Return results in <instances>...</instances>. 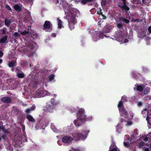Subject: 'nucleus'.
I'll return each mask as SVG.
<instances>
[{
    "instance_id": "21",
    "label": "nucleus",
    "mask_w": 151,
    "mask_h": 151,
    "mask_svg": "<svg viewBox=\"0 0 151 151\" xmlns=\"http://www.w3.org/2000/svg\"><path fill=\"white\" fill-rule=\"evenodd\" d=\"M132 75L133 77L136 80H137L139 77L141 76V75L139 74H138L135 71H133L132 72Z\"/></svg>"
},
{
    "instance_id": "34",
    "label": "nucleus",
    "mask_w": 151,
    "mask_h": 151,
    "mask_svg": "<svg viewBox=\"0 0 151 151\" xmlns=\"http://www.w3.org/2000/svg\"><path fill=\"white\" fill-rule=\"evenodd\" d=\"M93 0H82L81 1V3L83 4H86L88 2H90L92 1Z\"/></svg>"
},
{
    "instance_id": "61",
    "label": "nucleus",
    "mask_w": 151,
    "mask_h": 151,
    "mask_svg": "<svg viewBox=\"0 0 151 151\" xmlns=\"http://www.w3.org/2000/svg\"><path fill=\"white\" fill-rule=\"evenodd\" d=\"M145 151H149V149L148 148H145Z\"/></svg>"
},
{
    "instance_id": "43",
    "label": "nucleus",
    "mask_w": 151,
    "mask_h": 151,
    "mask_svg": "<svg viewBox=\"0 0 151 151\" xmlns=\"http://www.w3.org/2000/svg\"><path fill=\"white\" fill-rule=\"evenodd\" d=\"M142 138L145 141H147L148 140V137H147V136H144Z\"/></svg>"
},
{
    "instance_id": "52",
    "label": "nucleus",
    "mask_w": 151,
    "mask_h": 151,
    "mask_svg": "<svg viewBox=\"0 0 151 151\" xmlns=\"http://www.w3.org/2000/svg\"><path fill=\"white\" fill-rule=\"evenodd\" d=\"M22 130H23V132H24L25 131V126L24 125H22Z\"/></svg>"
},
{
    "instance_id": "7",
    "label": "nucleus",
    "mask_w": 151,
    "mask_h": 151,
    "mask_svg": "<svg viewBox=\"0 0 151 151\" xmlns=\"http://www.w3.org/2000/svg\"><path fill=\"white\" fill-rule=\"evenodd\" d=\"M137 132L138 130L137 129H135L134 130L132 137H135L136 136V135L138 134ZM125 139L124 142V146L126 147H128L130 144L134 141L132 139V137H131V138L129 140V136L128 135H126L125 136Z\"/></svg>"
},
{
    "instance_id": "44",
    "label": "nucleus",
    "mask_w": 151,
    "mask_h": 151,
    "mask_svg": "<svg viewBox=\"0 0 151 151\" xmlns=\"http://www.w3.org/2000/svg\"><path fill=\"white\" fill-rule=\"evenodd\" d=\"M86 120H91L93 119V117L92 116H90L87 117H86Z\"/></svg>"
},
{
    "instance_id": "36",
    "label": "nucleus",
    "mask_w": 151,
    "mask_h": 151,
    "mask_svg": "<svg viewBox=\"0 0 151 151\" xmlns=\"http://www.w3.org/2000/svg\"><path fill=\"white\" fill-rule=\"evenodd\" d=\"M140 140H139V139H138L137 140V142L138 143H139V146L140 147H142L144 145V142L142 141H141V142H140Z\"/></svg>"
},
{
    "instance_id": "6",
    "label": "nucleus",
    "mask_w": 151,
    "mask_h": 151,
    "mask_svg": "<svg viewBox=\"0 0 151 151\" xmlns=\"http://www.w3.org/2000/svg\"><path fill=\"white\" fill-rule=\"evenodd\" d=\"M51 93L47 91L43 90L42 88L38 89L34 93V97L41 98L47 96H50Z\"/></svg>"
},
{
    "instance_id": "42",
    "label": "nucleus",
    "mask_w": 151,
    "mask_h": 151,
    "mask_svg": "<svg viewBox=\"0 0 151 151\" xmlns=\"http://www.w3.org/2000/svg\"><path fill=\"white\" fill-rule=\"evenodd\" d=\"M122 20L123 22H125L126 23H128L129 22V21L128 20L126 19L125 18H123Z\"/></svg>"
},
{
    "instance_id": "12",
    "label": "nucleus",
    "mask_w": 151,
    "mask_h": 151,
    "mask_svg": "<svg viewBox=\"0 0 151 151\" xmlns=\"http://www.w3.org/2000/svg\"><path fill=\"white\" fill-rule=\"evenodd\" d=\"M119 6L122 8L123 11H129V8L126 5L125 0H119Z\"/></svg>"
},
{
    "instance_id": "56",
    "label": "nucleus",
    "mask_w": 151,
    "mask_h": 151,
    "mask_svg": "<svg viewBox=\"0 0 151 151\" xmlns=\"http://www.w3.org/2000/svg\"><path fill=\"white\" fill-rule=\"evenodd\" d=\"M56 34L52 33V36L53 37H55L56 36Z\"/></svg>"
},
{
    "instance_id": "57",
    "label": "nucleus",
    "mask_w": 151,
    "mask_h": 151,
    "mask_svg": "<svg viewBox=\"0 0 151 151\" xmlns=\"http://www.w3.org/2000/svg\"><path fill=\"white\" fill-rule=\"evenodd\" d=\"M73 151H80L78 149H73Z\"/></svg>"
},
{
    "instance_id": "31",
    "label": "nucleus",
    "mask_w": 151,
    "mask_h": 151,
    "mask_svg": "<svg viewBox=\"0 0 151 151\" xmlns=\"http://www.w3.org/2000/svg\"><path fill=\"white\" fill-rule=\"evenodd\" d=\"M6 148L7 150H9L10 151H13V147H12L9 143L6 145Z\"/></svg>"
},
{
    "instance_id": "53",
    "label": "nucleus",
    "mask_w": 151,
    "mask_h": 151,
    "mask_svg": "<svg viewBox=\"0 0 151 151\" xmlns=\"http://www.w3.org/2000/svg\"><path fill=\"white\" fill-rule=\"evenodd\" d=\"M148 30L149 34L151 33V25L148 27Z\"/></svg>"
},
{
    "instance_id": "24",
    "label": "nucleus",
    "mask_w": 151,
    "mask_h": 151,
    "mask_svg": "<svg viewBox=\"0 0 151 151\" xmlns=\"http://www.w3.org/2000/svg\"><path fill=\"white\" fill-rule=\"evenodd\" d=\"M102 10V9L101 8H98L97 9V14H101L102 17L103 19H106V17L102 14L101 12Z\"/></svg>"
},
{
    "instance_id": "20",
    "label": "nucleus",
    "mask_w": 151,
    "mask_h": 151,
    "mask_svg": "<svg viewBox=\"0 0 151 151\" xmlns=\"http://www.w3.org/2000/svg\"><path fill=\"white\" fill-rule=\"evenodd\" d=\"M110 26L107 25L106 27H105L104 28L103 31L106 33H109L110 32V30L111 29L110 28Z\"/></svg>"
},
{
    "instance_id": "55",
    "label": "nucleus",
    "mask_w": 151,
    "mask_h": 151,
    "mask_svg": "<svg viewBox=\"0 0 151 151\" xmlns=\"http://www.w3.org/2000/svg\"><path fill=\"white\" fill-rule=\"evenodd\" d=\"M3 53L2 51L0 50V57H2L3 55Z\"/></svg>"
},
{
    "instance_id": "4",
    "label": "nucleus",
    "mask_w": 151,
    "mask_h": 151,
    "mask_svg": "<svg viewBox=\"0 0 151 151\" xmlns=\"http://www.w3.org/2000/svg\"><path fill=\"white\" fill-rule=\"evenodd\" d=\"M117 27L119 28L115 35V37L116 40L120 42V44L126 43L128 41L127 39L128 33L125 27H123L120 23H117Z\"/></svg>"
},
{
    "instance_id": "9",
    "label": "nucleus",
    "mask_w": 151,
    "mask_h": 151,
    "mask_svg": "<svg viewBox=\"0 0 151 151\" xmlns=\"http://www.w3.org/2000/svg\"><path fill=\"white\" fill-rule=\"evenodd\" d=\"M34 46L32 44H30L28 47H25V50L24 52L28 55L29 57H32V56H34L35 54L34 52H32V50L34 48Z\"/></svg>"
},
{
    "instance_id": "10",
    "label": "nucleus",
    "mask_w": 151,
    "mask_h": 151,
    "mask_svg": "<svg viewBox=\"0 0 151 151\" xmlns=\"http://www.w3.org/2000/svg\"><path fill=\"white\" fill-rule=\"evenodd\" d=\"M143 116H144L147 114L146 120L148 123H149V119L150 118L149 116L151 115V106H149L147 108H145L143 110L141 113Z\"/></svg>"
},
{
    "instance_id": "19",
    "label": "nucleus",
    "mask_w": 151,
    "mask_h": 151,
    "mask_svg": "<svg viewBox=\"0 0 151 151\" xmlns=\"http://www.w3.org/2000/svg\"><path fill=\"white\" fill-rule=\"evenodd\" d=\"M1 100L3 102L5 103H9L11 102V100L8 97H5L2 98Z\"/></svg>"
},
{
    "instance_id": "40",
    "label": "nucleus",
    "mask_w": 151,
    "mask_h": 151,
    "mask_svg": "<svg viewBox=\"0 0 151 151\" xmlns=\"http://www.w3.org/2000/svg\"><path fill=\"white\" fill-rule=\"evenodd\" d=\"M106 4V0H102L101 2V5L103 6H104Z\"/></svg>"
},
{
    "instance_id": "29",
    "label": "nucleus",
    "mask_w": 151,
    "mask_h": 151,
    "mask_svg": "<svg viewBox=\"0 0 151 151\" xmlns=\"http://www.w3.org/2000/svg\"><path fill=\"white\" fill-rule=\"evenodd\" d=\"M7 38L8 36L5 35L4 37L0 40V43H2L4 42L7 40Z\"/></svg>"
},
{
    "instance_id": "47",
    "label": "nucleus",
    "mask_w": 151,
    "mask_h": 151,
    "mask_svg": "<svg viewBox=\"0 0 151 151\" xmlns=\"http://www.w3.org/2000/svg\"><path fill=\"white\" fill-rule=\"evenodd\" d=\"M96 12V10L95 9H93L91 11V14H93Z\"/></svg>"
},
{
    "instance_id": "14",
    "label": "nucleus",
    "mask_w": 151,
    "mask_h": 151,
    "mask_svg": "<svg viewBox=\"0 0 151 151\" xmlns=\"http://www.w3.org/2000/svg\"><path fill=\"white\" fill-rule=\"evenodd\" d=\"M52 26L50 22L47 21L45 22L44 27L46 31L50 32L52 30Z\"/></svg>"
},
{
    "instance_id": "64",
    "label": "nucleus",
    "mask_w": 151,
    "mask_h": 151,
    "mask_svg": "<svg viewBox=\"0 0 151 151\" xmlns=\"http://www.w3.org/2000/svg\"><path fill=\"white\" fill-rule=\"evenodd\" d=\"M53 96H54V97H56V96H57V95H56V94H54L53 95Z\"/></svg>"
},
{
    "instance_id": "17",
    "label": "nucleus",
    "mask_w": 151,
    "mask_h": 151,
    "mask_svg": "<svg viewBox=\"0 0 151 151\" xmlns=\"http://www.w3.org/2000/svg\"><path fill=\"white\" fill-rule=\"evenodd\" d=\"M83 122H81V120L77 118V119L74 121V123L76 126L78 127L80 126Z\"/></svg>"
},
{
    "instance_id": "63",
    "label": "nucleus",
    "mask_w": 151,
    "mask_h": 151,
    "mask_svg": "<svg viewBox=\"0 0 151 151\" xmlns=\"http://www.w3.org/2000/svg\"><path fill=\"white\" fill-rule=\"evenodd\" d=\"M2 62V60L1 59H0V63H1Z\"/></svg>"
},
{
    "instance_id": "35",
    "label": "nucleus",
    "mask_w": 151,
    "mask_h": 151,
    "mask_svg": "<svg viewBox=\"0 0 151 151\" xmlns=\"http://www.w3.org/2000/svg\"><path fill=\"white\" fill-rule=\"evenodd\" d=\"M32 19V17L31 16L30 13H29L27 16L26 18V19L27 21H30Z\"/></svg>"
},
{
    "instance_id": "60",
    "label": "nucleus",
    "mask_w": 151,
    "mask_h": 151,
    "mask_svg": "<svg viewBox=\"0 0 151 151\" xmlns=\"http://www.w3.org/2000/svg\"><path fill=\"white\" fill-rule=\"evenodd\" d=\"M138 20V19H133L132 20V22H137Z\"/></svg>"
},
{
    "instance_id": "59",
    "label": "nucleus",
    "mask_w": 151,
    "mask_h": 151,
    "mask_svg": "<svg viewBox=\"0 0 151 151\" xmlns=\"http://www.w3.org/2000/svg\"><path fill=\"white\" fill-rule=\"evenodd\" d=\"M2 138L4 139H5L6 138V136L5 135H4L2 137Z\"/></svg>"
},
{
    "instance_id": "62",
    "label": "nucleus",
    "mask_w": 151,
    "mask_h": 151,
    "mask_svg": "<svg viewBox=\"0 0 151 151\" xmlns=\"http://www.w3.org/2000/svg\"><path fill=\"white\" fill-rule=\"evenodd\" d=\"M150 38L149 37H146V39L147 40H150Z\"/></svg>"
},
{
    "instance_id": "1",
    "label": "nucleus",
    "mask_w": 151,
    "mask_h": 151,
    "mask_svg": "<svg viewBox=\"0 0 151 151\" xmlns=\"http://www.w3.org/2000/svg\"><path fill=\"white\" fill-rule=\"evenodd\" d=\"M62 6L66 16L64 18L68 19L69 27L70 29L72 30L74 29V25L76 23V17L78 10L72 7L66 2L63 3Z\"/></svg>"
},
{
    "instance_id": "5",
    "label": "nucleus",
    "mask_w": 151,
    "mask_h": 151,
    "mask_svg": "<svg viewBox=\"0 0 151 151\" xmlns=\"http://www.w3.org/2000/svg\"><path fill=\"white\" fill-rule=\"evenodd\" d=\"M34 73H31L28 77V79L30 81L29 86L34 88L37 87L38 84V77L34 74Z\"/></svg>"
},
{
    "instance_id": "32",
    "label": "nucleus",
    "mask_w": 151,
    "mask_h": 151,
    "mask_svg": "<svg viewBox=\"0 0 151 151\" xmlns=\"http://www.w3.org/2000/svg\"><path fill=\"white\" fill-rule=\"evenodd\" d=\"M16 62L14 61L10 62L9 63L8 65L9 67H12L16 65Z\"/></svg>"
},
{
    "instance_id": "3",
    "label": "nucleus",
    "mask_w": 151,
    "mask_h": 151,
    "mask_svg": "<svg viewBox=\"0 0 151 151\" xmlns=\"http://www.w3.org/2000/svg\"><path fill=\"white\" fill-rule=\"evenodd\" d=\"M127 96H122L121 101L119 102L118 107L119 108L121 116L124 117L125 118V119L121 118V122L122 123L124 122H126L125 125L128 126H131L132 124V120L133 116V114L132 112H129L130 116H129L127 111L124 109V107L122 101L123 102L127 101Z\"/></svg>"
},
{
    "instance_id": "25",
    "label": "nucleus",
    "mask_w": 151,
    "mask_h": 151,
    "mask_svg": "<svg viewBox=\"0 0 151 151\" xmlns=\"http://www.w3.org/2000/svg\"><path fill=\"white\" fill-rule=\"evenodd\" d=\"M5 24L7 27H9L12 23L11 21L9 19L5 18L4 20Z\"/></svg>"
},
{
    "instance_id": "46",
    "label": "nucleus",
    "mask_w": 151,
    "mask_h": 151,
    "mask_svg": "<svg viewBox=\"0 0 151 151\" xmlns=\"http://www.w3.org/2000/svg\"><path fill=\"white\" fill-rule=\"evenodd\" d=\"M142 69L143 71L145 72H147L148 71V69L146 67H143L142 68Z\"/></svg>"
},
{
    "instance_id": "30",
    "label": "nucleus",
    "mask_w": 151,
    "mask_h": 151,
    "mask_svg": "<svg viewBox=\"0 0 151 151\" xmlns=\"http://www.w3.org/2000/svg\"><path fill=\"white\" fill-rule=\"evenodd\" d=\"M52 105L55 106V105H56L58 104L57 102H56L55 99L53 98H52L50 100V103Z\"/></svg>"
},
{
    "instance_id": "50",
    "label": "nucleus",
    "mask_w": 151,
    "mask_h": 151,
    "mask_svg": "<svg viewBox=\"0 0 151 151\" xmlns=\"http://www.w3.org/2000/svg\"><path fill=\"white\" fill-rule=\"evenodd\" d=\"M6 28H4L3 29L1 30L3 34H6Z\"/></svg>"
},
{
    "instance_id": "15",
    "label": "nucleus",
    "mask_w": 151,
    "mask_h": 151,
    "mask_svg": "<svg viewBox=\"0 0 151 151\" xmlns=\"http://www.w3.org/2000/svg\"><path fill=\"white\" fill-rule=\"evenodd\" d=\"M21 68L20 67L17 68L16 72L17 73V76L19 78H23L24 77V75L23 73H20Z\"/></svg>"
},
{
    "instance_id": "22",
    "label": "nucleus",
    "mask_w": 151,
    "mask_h": 151,
    "mask_svg": "<svg viewBox=\"0 0 151 151\" xmlns=\"http://www.w3.org/2000/svg\"><path fill=\"white\" fill-rule=\"evenodd\" d=\"M51 128L54 132L56 133L59 132L58 130L55 127L54 123H51Z\"/></svg>"
},
{
    "instance_id": "27",
    "label": "nucleus",
    "mask_w": 151,
    "mask_h": 151,
    "mask_svg": "<svg viewBox=\"0 0 151 151\" xmlns=\"http://www.w3.org/2000/svg\"><path fill=\"white\" fill-rule=\"evenodd\" d=\"M35 108V106L33 105H32L30 108H28L26 110V112L27 113H29L32 111L34 110Z\"/></svg>"
},
{
    "instance_id": "11",
    "label": "nucleus",
    "mask_w": 151,
    "mask_h": 151,
    "mask_svg": "<svg viewBox=\"0 0 151 151\" xmlns=\"http://www.w3.org/2000/svg\"><path fill=\"white\" fill-rule=\"evenodd\" d=\"M104 37H107L105 35H104L102 32H99L97 33L96 35L95 34L93 35L92 38L93 41H96L99 40L100 39L103 38ZM109 37L110 39H112L113 40H114L113 38L111 37Z\"/></svg>"
},
{
    "instance_id": "33",
    "label": "nucleus",
    "mask_w": 151,
    "mask_h": 151,
    "mask_svg": "<svg viewBox=\"0 0 151 151\" xmlns=\"http://www.w3.org/2000/svg\"><path fill=\"white\" fill-rule=\"evenodd\" d=\"M55 78V75L52 74L50 75L48 77V81H52L54 80Z\"/></svg>"
},
{
    "instance_id": "28",
    "label": "nucleus",
    "mask_w": 151,
    "mask_h": 151,
    "mask_svg": "<svg viewBox=\"0 0 151 151\" xmlns=\"http://www.w3.org/2000/svg\"><path fill=\"white\" fill-rule=\"evenodd\" d=\"M27 118L29 121H30L31 122H35V121L34 119L33 118V117L30 115H27Z\"/></svg>"
},
{
    "instance_id": "39",
    "label": "nucleus",
    "mask_w": 151,
    "mask_h": 151,
    "mask_svg": "<svg viewBox=\"0 0 151 151\" xmlns=\"http://www.w3.org/2000/svg\"><path fill=\"white\" fill-rule=\"evenodd\" d=\"M144 36L145 33L144 32L142 33L141 34V33H139L138 35L139 37H140L141 38L143 37Z\"/></svg>"
},
{
    "instance_id": "8",
    "label": "nucleus",
    "mask_w": 151,
    "mask_h": 151,
    "mask_svg": "<svg viewBox=\"0 0 151 151\" xmlns=\"http://www.w3.org/2000/svg\"><path fill=\"white\" fill-rule=\"evenodd\" d=\"M77 116L78 119L81 120V122H84L86 121V115L85 113V110L83 108H81L79 109L78 113Z\"/></svg>"
},
{
    "instance_id": "54",
    "label": "nucleus",
    "mask_w": 151,
    "mask_h": 151,
    "mask_svg": "<svg viewBox=\"0 0 151 151\" xmlns=\"http://www.w3.org/2000/svg\"><path fill=\"white\" fill-rule=\"evenodd\" d=\"M146 99V100H151V96H147L145 98Z\"/></svg>"
},
{
    "instance_id": "45",
    "label": "nucleus",
    "mask_w": 151,
    "mask_h": 151,
    "mask_svg": "<svg viewBox=\"0 0 151 151\" xmlns=\"http://www.w3.org/2000/svg\"><path fill=\"white\" fill-rule=\"evenodd\" d=\"M14 35L15 37H19V35L17 32H15L14 34Z\"/></svg>"
},
{
    "instance_id": "38",
    "label": "nucleus",
    "mask_w": 151,
    "mask_h": 151,
    "mask_svg": "<svg viewBox=\"0 0 151 151\" xmlns=\"http://www.w3.org/2000/svg\"><path fill=\"white\" fill-rule=\"evenodd\" d=\"M64 131L66 133H67L68 132H69V131H70L69 127L68 126L65 127L64 128Z\"/></svg>"
},
{
    "instance_id": "26",
    "label": "nucleus",
    "mask_w": 151,
    "mask_h": 151,
    "mask_svg": "<svg viewBox=\"0 0 151 151\" xmlns=\"http://www.w3.org/2000/svg\"><path fill=\"white\" fill-rule=\"evenodd\" d=\"M57 20L58 21V28L59 29H61L63 27V26L62 25V21L60 19L58 18H57Z\"/></svg>"
},
{
    "instance_id": "49",
    "label": "nucleus",
    "mask_w": 151,
    "mask_h": 151,
    "mask_svg": "<svg viewBox=\"0 0 151 151\" xmlns=\"http://www.w3.org/2000/svg\"><path fill=\"white\" fill-rule=\"evenodd\" d=\"M137 105L138 106H141L142 105V103L141 102H138L137 103Z\"/></svg>"
},
{
    "instance_id": "48",
    "label": "nucleus",
    "mask_w": 151,
    "mask_h": 151,
    "mask_svg": "<svg viewBox=\"0 0 151 151\" xmlns=\"http://www.w3.org/2000/svg\"><path fill=\"white\" fill-rule=\"evenodd\" d=\"M63 142L61 140H58L57 141V143L59 145H62Z\"/></svg>"
},
{
    "instance_id": "41",
    "label": "nucleus",
    "mask_w": 151,
    "mask_h": 151,
    "mask_svg": "<svg viewBox=\"0 0 151 151\" xmlns=\"http://www.w3.org/2000/svg\"><path fill=\"white\" fill-rule=\"evenodd\" d=\"M29 32L28 31H23L20 32V34L22 35H25L26 34H28Z\"/></svg>"
},
{
    "instance_id": "51",
    "label": "nucleus",
    "mask_w": 151,
    "mask_h": 151,
    "mask_svg": "<svg viewBox=\"0 0 151 151\" xmlns=\"http://www.w3.org/2000/svg\"><path fill=\"white\" fill-rule=\"evenodd\" d=\"M110 151H117V150L116 147H115L112 149H111Z\"/></svg>"
},
{
    "instance_id": "58",
    "label": "nucleus",
    "mask_w": 151,
    "mask_h": 151,
    "mask_svg": "<svg viewBox=\"0 0 151 151\" xmlns=\"http://www.w3.org/2000/svg\"><path fill=\"white\" fill-rule=\"evenodd\" d=\"M3 131L5 133H9V132L8 131H7L5 129H4L3 130Z\"/></svg>"
},
{
    "instance_id": "13",
    "label": "nucleus",
    "mask_w": 151,
    "mask_h": 151,
    "mask_svg": "<svg viewBox=\"0 0 151 151\" xmlns=\"http://www.w3.org/2000/svg\"><path fill=\"white\" fill-rule=\"evenodd\" d=\"M55 109L54 106L50 104L47 103L43 110L45 112L52 113L54 111Z\"/></svg>"
},
{
    "instance_id": "2",
    "label": "nucleus",
    "mask_w": 151,
    "mask_h": 151,
    "mask_svg": "<svg viewBox=\"0 0 151 151\" xmlns=\"http://www.w3.org/2000/svg\"><path fill=\"white\" fill-rule=\"evenodd\" d=\"M89 132V130L86 129H83L81 131L78 130L75 131L72 134L73 137L69 135L64 136L62 138V142L65 143L70 144L72 143L73 138L76 141L79 140H84L86 138Z\"/></svg>"
},
{
    "instance_id": "37",
    "label": "nucleus",
    "mask_w": 151,
    "mask_h": 151,
    "mask_svg": "<svg viewBox=\"0 0 151 151\" xmlns=\"http://www.w3.org/2000/svg\"><path fill=\"white\" fill-rule=\"evenodd\" d=\"M5 8L8 10L10 12H12V10L9 6L8 5L6 4L5 6Z\"/></svg>"
},
{
    "instance_id": "16",
    "label": "nucleus",
    "mask_w": 151,
    "mask_h": 151,
    "mask_svg": "<svg viewBox=\"0 0 151 151\" xmlns=\"http://www.w3.org/2000/svg\"><path fill=\"white\" fill-rule=\"evenodd\" d=\"M134 88V90H136L140 91H142L144 87L143 85H138V84H136Z\"/></svg>"
},
{
    "instance_id": "18",
    "label": "nucleus",
    "mask_w": 151,
    "mask_h": 151,
    "mask_svg": "<svg viewBox=\"0 0 151 151\" xmlns=\"http://www.w3.org/2000/svg\"><path fill=\"white\" fill-rule=\"evenodd\" d=\"M13 7L14 9L18 12L21 11L22 9L21 6L17 4L14 5Z\"/></svg>"
},
{
    "instance_id": "23",
    "label": "nucleus",
    "mask_w": 151,
    "mask_h": 151,
    "mask_svg": "<svg viewBox=\"0 0 151 151\" xmlns=\"http://www.w3.org/2000/svg\"><path fill=\"white\" fill-rule=\"evenodd\" d=\"M122 128V125L121 124L119 123L118 125L116 126V131L118 133H120L121 132V129Z\"/></svg>"
}]
</instances>
